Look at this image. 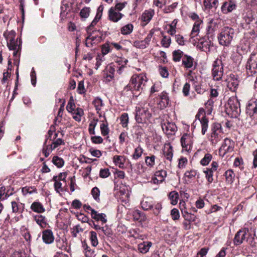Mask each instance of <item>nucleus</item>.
<instances>
[{"instance_id":"f257e3e1","label":"nucleus","mask_w":257,"mask_h":257,"mask_svg":"<svg viewBox=\"0 0 257 257\" xmlns=\"http://www.w3.org/2000/svg\"><path fill=\"white\" fill-rule=\"evenodd\" d=\"M146 76L143 74L134 75L130 81V83L124 88V91H131L133 93L136 94L134 91L140 92L145 88L147 82Z\"/></svg>"},{"instance_id":"f03ea898","label":"nucleus","mask_w":257,"mask_h":257,"mask_svg":"<svg viewBox=\"0 0 257 257\" xmlns=\"http://www.w3.org/2000/svg\"><path fill=\"white\" fill-rule=\"evenodd\" d=\"M235 36V30L230 27H224L217 36L219 44L223 47H229Z\"/></svg>"},{"instance_id":"7ed1b4c3","label":"nucleus","mask_w":257,"mask_h":257,"mask_svg":"<svg viewBox=\"0 0 257 257\" xmlns=\"http://www.w3.org/2000/svg\"><path fill=\"white\" fill-rule=\"evenodd\" d=\"M226 112L232 117L236 118L241 112L239 102L236 96L229 98L226 105Z\"/></svg>"},{"instance_id":"20e7f679","label":"nucleus","mask_w":257,"mask_h":257,"mask_svg":"<svg viewBox=\"0 0 257 257\" xmlns=\"http://www.w3.org/2000/svg\"><path fill=\"white\" fill-rule=\"evenodd\" d=\"M4 36L7 41V45L10 50H14V55H16L18 51L20 49L17 41L15 40V32L14 31L6 32Z\"/></svg>"},{"instance_id":"39448f33","label":"nucleus","mask_w":257,"mask_h":257,"mask_svg":"<svg viewBox=\"0 0 257 257\" xmlns=\"http://www.w3.org/2000/svg\"><path fill=\"white\" fill-rule=\"evenodd\" d=\"M223 75V66L221 59L217 58L214 61L212 69V76L214 80L221 79Z\"/></svg>"},{"instance_id":"423d86ee","label":"nucleus","mask_w":257,"mask_h":257,"mask_svg":"<svg viewBox=\"0 0 257 257\" xmlns=\"http://www.w3.org/2000/svg\"><path fill=\"white\" fill-rule=\"evenodd\" d=\"M152 115L148 109L140 107H136L135 118L138 123H144Z\"/></svg>"},{"instance_id":"0eeeda50","label":"nucleus","mask_w":257,"mask_h":257,"mask_svg":"<svg viewBox=\"0 0 257 257\" xmlns=\"http://www.w3.org/2000/svg\"><path fill=\"white\" fill-rule=\"evenodd\" d=\"M246 67L247 74L249 76H252L257 73V54L250 55Z\"/></svg>"},{"instance_id":"6e6552de","label":"nucleus","mask_w":257,"mask_h":257,"mask_svg":"<svg viewBox=\"0 0 257 257\" xmlns=\"http://www.w3.org/2000/svg\"><path fill=\"white\" fill-rule=\"evenodd\" d=\"M249 234L247 228H244L238 231L235 235L233 239V242L235 245H239L242 243L246 239Z\"/></svg>"},{"instance_id":"1a4fd4ad","label":"nucleus","mask_w":257,"mask_h":257,"mask_svg":"<svg viewBox=\"0 0 257 257\" xmlns=\"http://www.w3.org/2000/svg\"><path fill=\"white\" fill-rule=\"evenodd\" d=\"M195 117L196 119H198L200 120L202 127L201 133L202 135H204L208 128V120L205 116L204 109L200 108Z\"/></svg>"},{"instance_id":"9d476101","label":"nucleus","mask_w":257,"mask_h":257,"mask_svg":"<svg viewBox=\"0 0 257 257\" xmlns=\"http://www.w3.org/2000/svg\"><path fill=\"white\" fill-rule=\"evenodd\" d=\"M181 146L183 150L189 152L192 149L193 138L188 134H184L181 138Z\"/></svg>"},{"instance_id":"9b49d317","label":"nucleus","mask_w":257,"mask_h":257,"mask_svg":"<svg viewBox=\"0 0 257 257\" xmlns=\"http://www.w3.org/2000/svg\"><path fill=\"white\" fill-rule=\"evenodd\" d=\"M246 113L250 117L257 114V100H250L246 107Z\"/></svg>"},{"instance_id":"f8f14e48","label":"nucleus","mask_w":257,"mask_h":257,"mask_svg":"<svg viewBox=\"0 0 257 257\" xmlns=\"http://www.w3.org/2000/svg\"><path fill=\"white\" fill-rule=\"evenodd\" d=\"M161 126L164 132L168 135H174L177 130V127L174 123L164 122Z\"/></svg>"},{"instance_id":"ddd939ff","label":"nucleus","mask_w":257,"mask_h":257,"mask_svg":"<svg viewBox=\"0 0 257 257\" xmlns=\"http://www.w3.org/2000/svg\"><path fill=\"white\" fill-rule=\"evenodd\" d=\"M123 15L116 11L114 8H110L108 11L109 20L113 22H117L120 20Z\"/></svg>"},{"instance_id":"4468645a","label":"nucleus","mask_w":257,"mask_h":257,"mask_svg":"<svg viewBox=\"0 0 257 257\" xmlns=\"http://www.w3.org/2000/svg\"><path fill=\"white\" fill-rule=\"evenodd\" d=\"M236 7L235 3L232 1L229 0L223 3L221 9L223 14H227L235 9Z\"/></svg>"},{"instance_id":"2eb2a0df","label":"nucleus","mask_w":257,"mask_h":257,"mask_svg":"<svg viewBox=\"0 0 257 257\" xmlns=\"http://www.w3.org/2000/svg\"><path fill=\"white\" fill-rule=\"evenodd\" d=\"M42 239L46 244H51L54 240V236L52 231L46 229L42 232Z\"/></svg>"},{"instance_id":"dca6fc26","label":"nucleus","mask_w":257,"mask_h":257,"mask_svg":"<svg viewBox=\"0 0 257 257\" xmlns=\"http://www.w3.org/2000/svg\"><path fill=\"white\" fill-rule=\"evenodd\" d=\"M167 176V172L165 170H161L156 172L154 177L152 180L154 183H160L165 180Z\"/></svg>"},{"instance_id":"f3484780","label":"nucleus","mask_w":257,"mask_h":257,"mask_svg":"<svg viewBox=\"0 0 257 257\" xmlns=\"http://www.w3.org/2000/svg\"><path fill=\"white\" fill-rule=\"evenodd\" d=\"M163 154L165 158L171 162L173 156V147L170 143L165 144L163 149Z\"/></svg>"},{"instance_id":"a211bd4d","label":"nucleus","mask_w":257,"mask_h":257,"mask_svg":"<svg viewBox=\"0 0 257 257\" xmlns=\"http://www.w3.org/2000/svg\"><path fill=\"white\" fill-rule=\"evenodd\" d=\"M239 81L234 75H231L228 80L227 87L232 91H235L238 86Z\"/></svg>"},{"instance_id":"6ab92c4d","label":"nucleus","mask_w":257,"mask_h":257,"mask_svg":"<svg viewBox=\"0 0 257 257\" xmlns=\"http://www.w3.org/2000/svg\"><path fill=\"white\" fill-rule=\"evenodd\" d=\"M194 60L190 56L187 55H184L182 58V64L185 68L187 69L192 68L193 67H196L194 66Z\"/></svg>"},{"instance_id":"aec40b11","label":"nucleus","mask_w":257,"mask_h":257,"mask_svg":"<svg viewBox=\"0 0 257 257\" xmlns=\"http://www.w3.org/2000/svg\"><path fill=\"white\" fill-rule=\"evenodd\" d=\"M91 215L92 218L96 221H101L102 224L107 222L106 216L104 213H99L95 210H93Z\"/></svg>"},{"instance_id":"412c9836","label":"nucleus","mask_w":257,"mask_h":257,"mask_svg":"<svg viewBox=\"0 0 257 257\" xmlns=\"http://www.w3.org/2000/svg\"><path fill=\"white\" fill-rule=\"evenodd\" d=\"M218 28V20L211 19L209 20L207 27V31L208 34H212Z\"/></svg>"},{"instance_id":"4be33fe9","label":"nucleus","mask_w":257,"mask_h":257,"mask_svg":"<svg viewBox=\"0 0 257 257\" xmlns=\"http://www.w3.org/2000/svg\"><path fill=\"white\" fill-rule=\"evenodd\" d=\"M152 243L151 241H144L138 244V249L142 253H146L152 246Z\"/></svg>"},{"instance_id":"5701e85b","label":"nucleus","mask_w":257,"mask_h":257,"mask_svg":"<svg viewBox=\"0 0 257 257\" xmlns=\"http://www.w3.org/2000/svg\"><path fill=\"white\" fill-rule=\"evenodd\" d=\"M115 69L112 66L106 68L105 72V81L106 82H110L114 78Z\"/></svg>"},{"instance_id":"b1692460","label":"nucleus","mask_w":257,"mask_h":257,"mask_svg":"<svg viewBox=\"0 0 257 257\" xmlns=\"http://www.w3.org/2000/svg\"><path fill=\"white\" fill-rule=\"evenodd\" d=\"M218 0H204L203 5L205 9H216L218 6Z\"/></svg>"},{"instance_id":"393cba45","label":"nucleus","mask_w":257,"mask_h":257,"mask_svg":"<svg viewBox=\"0 0 257 257\" xmlns=\"http://www.w3.org/2000/svg\"><path fill=\"white\" fill-rule=\"evenodd\" d=\"M35 220L42 228H45L48 225L45 216L42 215H37L34 216Z\"/></svg>"},{"instance_id":"a878e982","label":"nucleus","mask_w":257,"mask_h":257,"mask_svg":"<svg viewBox=\"0 0 257 257\" xmlns=\"http://www.w3.org/2000/svg\"><path fill=\"white\" fill-rule=\"evenodd\" d=\"M31 209L34 212L41 213L45 211V209L42 204L39 202H33L31 206Z\"/></svg>"},{"instance_id":"bb28decb","label":"nucleus","mask_w":257,"mask_h":257,"mask_svg":"<svg viewBox=\"0 0 257 257\" xmlns=\"http://www.w3.org/2000/svg\"><path fill=\"white\" fill-rule=\"evenodd\" d=\"M96 25V23H95L94 22H92L90 25L87 28L86 31L89 35L86 38V40H91L92 41H94L95 39L94 37L92 36V34L94 33V32L96 31L94 29V26Z\"/></svg>"},{"instance_id":"cd10ccee","label":"nucleus","mask_w":257,"mask_h":257,"mask_svg":"<svg viewBox=\"0 0 257 257\" xmlns=\"http://www.w3.org/2000/svg\"><path fill=\"white\" fill-rule=\"evenodd\" d=\"M226 182L227 184H231L234 179L235 174L232 170H228L225 172Z\"/></svg>"},{"instance_id":"c85d7f7f","label":"nucleus","mask_w":257,"mask_h":257,"mask_svg":"<svg viewBox=\"0 0 257 257\" xmlns=\"http://www.w3.org/2000/svg\"><path fill=\"white\" fill-rule=\"evenodd\" d=\"M219 132H212L210 136V141L213 145H215L220 141L221 137L219 134Z\"/></svg>"},{"instance_id":"c756f323","label":"nucleus","mask_w":257,"mask_h":257,"mask_svg":"<svg viewBox=\"0 0 257 257\" xmlns=\"http://www.w3.org/2000/svg\"><path fill=\"white\" fill-rule=\"evenodd\" d=\"M92 104L94 105L97 113L99 114V116H101V114L99 113V111L101 109L102 106L103 105L102 100L101 99L98 97L95 98L92 101Z\"/></svg>"},{"instance_id":"7c9ffc66","label":"nucleus","mask_w":257,"mask_h":257,"mask_svg":"<svg viewBox=\"0 0 257 257\" xmlns=\"http://www.w3.org/2000/svg\"><path fill=\"white\" fill-rule=\"evenodd\" d=\"M187 76L189 80L192 82V85L199 83L197 74L192 70H189Z\"/></svg>"},{"instance_id":"2f4dec72","label":"nucleus","mask_w":257,"mask_h":257,"mask_svg":"<svg viewBox=\"0 0 257 257\" xmlns=\"http://www.w3.org/2000/svg\"><path fill=\"white\" fill-rule=\"evenodd\" d=\"M202 23L201 21H197L195 22L193 25L192 31L190 34V37L191 38L197 36L199 31L200 26Z\"/></svg>"},{"instance_id":"473e14b6","label":"nucleus","mask_w":257,"mask_h":257,"mask_svg":"<svg viewBox=\"0 0 257 257\" xmlns=\"http://www.w3.org/2000/svg\"><path fill=\"white\" fill-rule=\"evenodd\" d=\"M153 17L152 12L146 11L143 13L141 20L143 22H145V25L148 24Z\"/></svg>"},{"instance_id":"72a5a7b5","label":"nucleus","mask_w":257,"mask_h":257,"mask_svg":"<svg viewBox=\"0 0 257 257\" xmlns=\"http://www.w3.org/2000/svg\"><path fill=\"white\" fill-rule=\"evenodd\" d=\"M134 26L131 24H128L122 27L120 29L121 33L124 35L130 34L133 31Z\"/></svg>"},{"instance_id":"f704fd0d","label":"nucleus","mask_w":257,"mask_h":257,"mask_svg":"<svg viewBox=\"0 0 257 257\" xmlns=\"http://www.w3.org/2000/svg\"><path fill=\"white\" fill-rule=\"evenodd\" d=\"M182 214L186 221L192 222L195 220V216L193 214L189 213L187 210H185L184 208L182 210Z\"/></svg>"},{"instance_id":"c9c22d12","label":"nucleus","mask_w":257,"mask_h":257,"mask_svg":"<svg viewBox=\"0 0 257 257\" xmlns=\"http://www.w3.org/2000/svg\"><path fill=\"white\" fill-rule=\"evenodd\" d=\"M200 48L202 51L207 52L210 51L211 42L210 41L202 40L199 43Z\"/></svg>"},{"instance_id":"e433bc0d","label":"nucleus","mask_w":257,"mask_h":257,"mask_svg":"<svg viewBox=\"0 0 257 257\" xmlns=\"http://www.w3.org/2000/svg\"><path fill=\"white\" fill-rule=\"evenodd\" d=\"M177 23V20L174 19L172 23L168 25L169 29L167 30V33L170 35L173 36L176 33V28Z\"/></svg>"},{"instance_id":"4c0bfd02","label":"nucleus","mask_w":257,"mask_h":257,"mask_svg":"<svg viewBox=\"0 0 257 257\" xmlns=\"http://www.w3.org/2000/svg\"><path fill=\"white\" fill-rule=\"evenodd\" d=\"M52 163L58 168H61L64 166V161L63 159L58 156H54L52 158Z\"/></svg>"},{"instance_id":"58836bf2","label":"nucleus","mask_w":257,"mask_h":257,"mask_svg":"<svg viewBox=\"0 0 257 257\" xmlns=\"http://www.w3.org/2000/svg\"><path fill=\"white\" fill-rule=\"evenodd\" d=\"M141 206L144 210H148L152 208L153 204L148 198H146L142 201Z\"/></svg>"},{"instance_id":"ea45409f","label":"nucleus","mask_w":257,"mask_h":257,"mask_svg":"<svg viewBox=\"0 0 257 257\" xmlns=\"http://www.w3.org/2000/svg\"><path fill=\"white\" fill-rule=\"evenodd\" d=\"M113 161L116 165L119 168H122L124 165V158L121 156H114L113 157Z\"/></svg>"},{"instance_id":"a19ab883","label":"nucleus","mask_w":257,"mask_h":257,"mask_svg":"<svg viewBox=\"0 0 257 257\" xmlns=\"http://www.w3.org/2000/svg\"><path fill=\"white\" fill-rule=\"evenodd\" d=\"M173 60L175 62H179L183 55V52L180 50H177L173 51Z\"/></svg>"},{"instance_id":"79ce46f5","label":"nucleus","mask_w":257,"mask_h":257,"mask_svg":"<svg viewBox=\"0 0 257 257\" xmlns=\"http://www.w3.org/2000/svg\"><path fill=\"white\" fill-rule=\"evenodd\" d=\"M97 118H93V120L91 121L89 125V133L90 135H94L95 134V127L97 125L98 122Z\"/></svg>"},{"instance_id":"37998d69","label":"nucleus","mask_w":257,"mask_h":257,"mask_svg":"<svg viewBox=\"0 0 257 257\" xmlns=\"http://www.w3.org/2000/svg\"><path fill=\"white\" fill-rule=\"evenodd\" d=\"M212 159V156L209 153L206 154L201 160L200 163L202 166L207 165Z\"/></svg>"},{"instance_id":"c03bdc74","label":"nucleus","mask_w":257,"mask_h":257,"mask_svg":"<svg viewBox=\"0 0 257 257\" xmlns=\"http://www.w3.org/2000/svg\"><path fill=\"white\" fill-rule=\"evenodd\" d=\"M101 133L103 136L107 135L109 132V128L108 127V123L105 120V122L102 123L100 126Z\"/></svg>"},{"instance_id":"a18cd8bd","label":"nucleus","mask_w":257,"mask_h":257,"mask_svg":"<svg viewBox=\"0 0 257 257\" xmlns=\"http://www.w3.org/2000/svg\"><path fill=\"white\" fill-rule=\"evenodd\" d=\"M90 13V9L89 7H84L83 8L80 12V16L82 19H84L85 20L86 18H87Z\"/></svg>"},{"instance_id":"49530a36","label":"nucleus","mask_w":257,"mask_h":257,"mask_svg":"<svg viewBox=\"0 0 257 257\" xmlns=\"http://www.w3.org/2000/svg\"><path fill=\"white\" fill-rule=\"evenodd\" d=\"M90 240L91 241V243L92 246L95 247L98 244V241L97 239V234L95 231H90Z\"/></svg>"},{"instance_id":"de8ad7c7","label":"nucleus","mask_w":257,"mask_h":257,"mask_svg":"<svg viewBox=\"0 0 257 257\" xmlns=\"http://www.w3.org/2000/svg\"><path fill=\"white\" fill-rule=\"evenodd\" d=\"M63 144H64V142L62 139L60 138L57 139L53 141L52 144H51V145L50 146V149L51 151H52L57 148V147H58L59 146H60V145Z\"/></svg>"},{"instance_id":"09e8293b","label":"nucleus","mask_w":257,"mask_h":257,"mask_svg":"<svg viewBox=\"0 0 257 257\" xmlns=\"http://www.w3.org/2000/svg\"><path fill=\"white\" fill-rule=\"evenodd\" d=\"M169 198L171 201V204L173 205H176L178 202V194L175 191H172L169 194Z\"/></svg>"},{"instance_id":"8fccbe9b","label":"nucleus","mask_w":257,"mask_h":257,"mask_svg":"<svg viewBox=\"0 0 257 257\" xmlns=\"http://www.w3.org/2000/svg\"><path fill=\"white\" fill-rule=\"evenodd\" d=\"M161 34L163 36V38L161 40L162 45L165 48H168L171 43V38L167 37L166 36H164L163 33H161Z\"/></svg>"},{"instance_id":"3c124183","label":"nucleus","mask_w":257,"mask_h":257,"mask_svg":"<svg viewBox=\"0 0 257 257\" xmlns=\"http://www.w3.org/2000/svg\"><path fill=\"white\" fill-rule=\"evenodd\" d=\"M37 190L34 187H24L22 188V192L24 195L28 194H32L36 192Z\"/></svg>"},{"instance_id":"603ef678","label":"nucleus","mask_w":257,"mask_h":257,"mask_svg":"<svg viewBox=\"0 0 257 257\" xmlns=\"http://www.w3.org/2000/svg\"><path fill=\"white\" fill-rule=\"evenodd\" d=\"M91 194L95 200H96L97 202H99L100 201V190L97 187H95L92 188L91 190Z\"/></svg>"},{"instance_id":"864d4df0","label":"nucleus","mask_w":257,"mask_h":257,"mask_svg":"<svg viewBox=\"0 0 257 257\" xmlns=\"http://www.w3.org/2000/svg\"><path fill=\"white\" fill-rule=\"evenodd\" d=\"M243 18L246 24H249L253 19V15L250 11H248L244 15Z\"/></svg>"},{"instance_id":"5fc2aeb1","label":"nucleus","mask_w":257,"mask_h":257,"mask_svg":"<svg viewBox=\"0 0 257 257\" xmlns=\"http://www.w3.org/2000/svg\"><path fill=\"white\" fill-rule=\"evenodd\" d=\"M246 242L251 247H255L256 244V242L255 240L254 234L252 235L250 233H249L246 239Z\"/></svg>"},{"instance_id":"6e6d98bb","label":"nucleus","mask_w":257,"mask_h":257,"mask_svg":"<svg viewBox=\"0 0 257 257\" xmlns=\"http://www.w3.org/2000/svg\"><path fill=\"white\" fill-rule=\"evenodd\" d=\"M120 120L121 121V124L123 127H125L127 126V123L128 122V114L126 113H124L121 114Z\"/></svg>"},{"instance_id":"4d7b16f0","label":"nucleus","mask_w":257,"mask_h":257,"mask_svg":"<svg viewBox=\"0 0 257 257\" xmlns=\"http://www.w3.org/2000/svg\"><path fill=\"white\" fill-rule=\"evenodd\" d=\"M155 159L156 157L154 155H152L150 157H146L145 158V162L147 165L151 167L154 166Z\"/></svg>"},{"instance_id":"13d9d810","label":"nucleus","mask_w":257,"mask_h":257,"mask_svg":"<svg viewBox=\"0 0 257 257\" xmlns=\"http://www.w3.org/2000/svg\"><path fill=\"white\" fill-rule=\"evenodd\" d=\"M218 167V164L217 162L213 161L211 164L210 167L206 168L204 170L213 174V173L217 170Z\"/></svg>"},{"instance_id":"bf43d9fd","label":"nucleus","mask_w":257,"mask_h":257,"mask_svg":"<svg viewBox=\"0 0 257 257\" xmlns=\"http://www.w3.org/2000/svg\"><path fill=\"white\" fill-rule=\"evenodd\" d=\"M75 108V103L74 102V100H73L72 97H71L70 98V99L67 106H66V109L68 110V111H69V112L72 113L74 111Z\"/></svg>"},{"instance_id":"052dcab7","label":"nucleus","mask_w":257,"mask_h":257,"mask_svg":"<svg viewBox=\"0 0 257 257\" xmlns=\"http://www.w3.org/2000/svg\"><path fill=\"white\" fill-rule=\"evenodd\" d=\"M143 153V149L140 147L135 149V152L133 155V158L135 160L138 159L141 157Z\"/></svg>"},{"instance_id":"680f3d73","label":"nucleus","mask_w":257,"mask_h":257,"mask_svg":"<svg viewBox=\"0 0 257 257\" xmlns=\"http://www.w3.org/2000/svg\"><path fill=\"white\" fill-rule=\"evenodd\" d=\"M134 46L139 49H144L147 48L148 46L145 44V42L142 41H135L134 42Z\"/></svg>"},{"instance_id":"e2e57ef3","label":"nucleus","mask_w":257,"mask_h":257,"mask_svg":"<svg viewBox=\"0 0 257 257\" xmlns=\"http://www.w3.org/2000/svg\"><path fill=\"white\" fill-rule=\"evenodd\" d=\"M192 86H193L195 91L198 94H201L204 93L205 91V89L201 87V85L199 82L197 84H195Z\"/></svg>"},{"instance_id":"0e129e2a","label":"nucleus","mask_w":257,"mask_h":257,"mask_svg":"<svg viewBox=\"0 0 257 257\" xmlns=\"http://www.w3.org/2000/svg\"><path fill=\"white\" fill-rule=\"evenodd\" d=\"M110 51V47L109 43H105L101 46V52L103 56L107 54Z\"/></svg>"},{"instance_id":"69168bd1","label":"nucleus","mask_w":257,"mask_h":257,"mask_svg":"<svg viewBox=\"0 0 257 257\" xmlns=\"http://www.w3.org/2000/svg\"><path fill=\"white\" fill-rule=\"evenodd\" d=\"M203 173L205 174V178L207 181V183L208 184H210L213 181V174L211 172H209L206 170H204Z\"/></svg>"},{"instance_id":"338daca9","label":"nucleus","mask_w":257,"mask_h":257,"mask_svg":"<svg viewBox=\"0 0 257 257\" xmlns=\"http://www.w3.org/2000/svg\"><path fill=\"white\" fill-rule=\"evenodd\" d=\"M159 70L161 76L164 78H167L168 77L169 72L166 67L160 66Z\"/></svg>"},{"instance_id":"774afa93","label":"nucleus","mask_w":257,"mask_h":257,"mask_svg":"<svg viewBox=\"0 0 257 257\" xmlns=\"http://www.w3.org/2000/svg\"><path fill=\"white\" fill-rule=\"evenodd\" d=\"M197 174V172L195 170H191L190 171H187L184 174L185 177L189 178L192 179L193 177H195Z\"/></svg>"}]
</instances>
